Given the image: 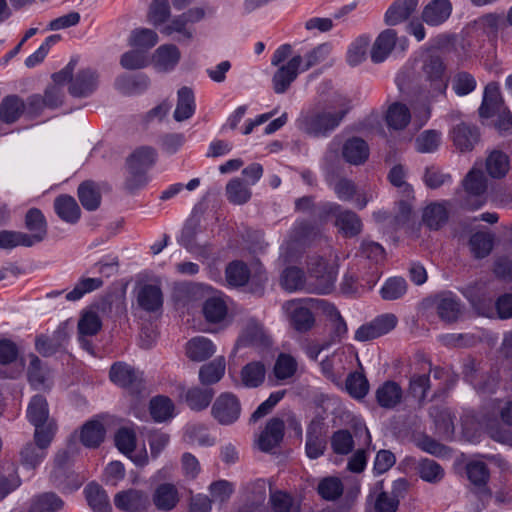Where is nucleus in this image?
<instances>
[{"mask_svg":"<svg viewBox=\"0 0 512 512\" xmlns=\"http://www.w3.org/2000/svg\"><path fill=\"white\" fill-rule=\"evenodd\" d=\"M349 109L348 105L338 111L315 106L301 112L296 120V126L308 136L314 138L327 137L340 125Z\"/></svg>","mask_w":512,"mask_h":512,"instance_id":"obj_1","label":"nucleus"},{"mask_svg":"<svg viewBox=\"0 0 512 512\" xmlns=\"http://www.w3.org/2000/svg\"><path fill=\"white\" fill-rule=\"evenodd\" d=\"M271 64L277 67L272 77V88L276 94H284L298 76L302 56H292V46L283 44L273 53Z\"/></svg>","mask_w":512,"mask_h":512,"instance_id":"obj_2","label":"nucleus"},{"mask_svg":"<svg viewBox=\"0 0 512 512\" xmlns=\"http://www.w3.org/2000/svg\"><path fill=\"white\" fill-rule=\"evenodd\" d=\"M157 153L154 148L141 146L136 148L127 158V177L125 189L134 192L147 183L146 172L156 161Z\"/></svg>","mask_w":512,"mask_h":512,"instance_id":"obj_3","label":"nucleus"},{"mask_svg":"<svg viewBox=\"0 0 512 512\" xmlns=\"http://www.w3.org/2000/svg\"><path fill=\"white\" fill-rule=\"evenodd\" d=\"M210 14H213V9L210 7H193L173 17L160 29V32L165 36L177 34L176 40L180 43L190 42L194 39L196 32L194 24Z\"/></svg>","mask_w":512,"mask_h":512,"instance_id":"obj_4","label":"nucleus"},{"mask_svg":"<svg viewBox=\"0 0 512 512\" xmlns=\"http://www.w3.org/2000/svg\"><path fill=\"white\" fill-rule=\"evenodd\" d=\"M55 431L56 426L52 422L47 424L45 430L34 431V442L26 443L20 450V461L23 466L35 469L42 463Z\"/></svg>","mask_w":512,"mask_h":512,"instance_id":"obj_5","label":"nucleus"},{"mask_svg":"<svg viewBox=\"0 0 512 512\" xmlns=\"http://www.w3.org/2000/svg\"><path fill=\"white\" fill-rule=\"evenodd\" d=\"M461 206L476 210L486 203L487 179L481 169L472 168L462 181Z\"/></svg>","mask_w":512,"mask_h":512,"instance_id":"obj_6","label":"nucleus"},{"mask_svg":"<svg viewBox=\"0 0 512 512\" xmlns=\"http://www.w3.org/2000/svg\"><path fill=\"white\" fill-rule=\"evenodd\" d=\"M308 272L311 279L309 289L318 294H327L332 291L337 277V268L333 262H328L320 256L311 257L308 263Z\"/></svg>","mask_w":512,"mask_h":512,"instance_id":"obj_7","label":"nucleus"},{"mask_svg":"<svg viewBox=\"0 0 512 512\" xmlns=\"http://www.w3.org/2000/svg\"><path fill=\"white\" fill-rule=\"evenodd\" d=\"M420 77L429 83L433 95L445 93L448 79L445 75V65L438 55L425 54L420 60Z\"/></svg>","mask_w":512,"mask_h":512,"instance_id":"obj_8","label":"nucleus"},{"mask_svg":"<svg viewBox=\"0 0 512 512\" xmlns=\"http://www.w3.org/2000/svg\"><path fill=\"white\" fill-rule=\"evenodd\" d=\"M321 210L327 216H335V225L345 236L353 237L361 232V220L353 211L343 209L339 204L334 202L323 203Z\"/></svg>","mask_w":512,"mask_h":512,"instance_id":"obj_9","label":"nucleus"},{"mask_svg":"<svg viewBox=\"0 0 512 512\" xmlns=\"http://www.w3.org/2000/svg\"><path fill=\"white\" fill-rule=\"evenodd\" d=\"M211 415L220 425H231L241 415V403L234 394L221 393L211 407Z\"/></svg>","mask_w":512,"mask_h":512,"instance_id":"obj_10","label":"nucleus"},{"mask_svg":"<svg viewBox=\"0 0 512 512\" xmlns=\"http://www.w3.org/2000/svg\"><path fill=\"white\" fill-rule=\"evenodd\" d=\"M397 323L398 319L392 313L379 315L372 321L361 325L355 332V339L361 342L376 339L392 331Z\"/></svg>","mask_w":512,"mask_h":512,"instance_id":"obj_11","label":"nucleus"},{"mask_svg":"<svg viewBox=\"0 0 512 512\" xmlns=\"http://www.w3.org/2000/svg\"><path fill=\"white\" fill-rule=\"evenodd\" d=\"M397 323L398 319L392 313L379 315L372 321L361 325L355 332V339L361 342L376 339L392 331Z\"/></svg>","mask_w":512,"mask_h":512,"instance_id":"obj_12","label":"nucleus"},{"mask_svg":"<svg viewBox=\"0 0 512 512\" xmlns=\"http://www.w3.org/2000/svg\"><path fill=\"white\" fill-rule=\"evenodd\" d=\"M114 505L125 512H143L150 506V497L147 491L128 488L115 494Z\"/></svg>","mask_w":512,"mask_h":512,"instance_id":"obj_13","label":"nucleus"},{"mask_svg":"<svg viewBox=\"0 0 512 512\" xmlns=\"http://www.w3.org/2000/svg\"><path fill=\"white\" fill-rule=\"evenodd\" d=\"M452 11L450 0H431L424 6L421 19L428 26L437 27L450 18Z\"/></svg>","mask_w":512,"mask_h":512,"instance_id":"obj_14","label":"nucleus"},{"mask_svg":"<svg viewBox=\"0 0 512 512\" xmlns=\"http://www.w3.org/2000/svg\"><path fill=\"white\" fill-rule=\"evenodd\" d=\"M292 326L300 332L310 330L314 325V316L310 309L297 300L287 301L283 305Z\"/></svg>","mask_w":512,"mask_h":512,"instance_id":"obj_15","label":"nucleus"},{"mask_svg":"<svg viewBox=\"0 0 512 512\" xmlns=\"http://www.w3.org/2000/svg\"><path fill=\"white\" fill-rule=\"evenodd\" d=\"M98 86V74L91 68L80 70L71 80L68 88L74 97H88Z\"/></svg>","mask_w":512,"mask_h":512,"instance_id":"obj_16","label":"nucleus"},{"mask_svg":"<svg viewBox=\"0 0 512 512\" xmlns=\"http://www.w3.org/2000/svg\"><path fill=\"white\" fill-rule=\"evenodd\" d=\"M284 421L278 417L271 418L259 435L257 444L261 451L270 452L277 447L284 437Z\"/></svg>","mask_w":512,"mask_h":512,"instance_id":"obj_17","label":"nucleus"},{"mask_svg":"<svg viewBox=\"0 0 512 512\" xmlns=\"http://www.w3.org/2000/svg\"><path fill=\"white\" fill-rule=\"evenodd\" d=\"M451 138L459 151L469 152L479 142L480 133L476 126L462 122L453 127Z\"/></svg>","mask_w":512,"mask_h":512,"instance_id":"obj_18","label":"nucleus"},{"mask_svg":"<svg viewBox=\"0 0 512 512\" xmlns=\"http://www.w3.org/2000/svg\"><path fill=\"white\" fill-rule=\"evenodd\" d=\"M27 418L35 427V431L45 430L47 424L51 422L56 426L54 421L49 419L48 403L41 395H35L30 400L27 408Z\"/></svg>","mask_w":512,"mask_h":512,"instance_id":"obj_19","label":"nucleus"},{"mask_svg":"<svg viewBox=\"0 0 512 512\" xmlns=\"http://www.w3.org/2000/svg\"><path fill=\"white\" fill-rule=\"evenodd\" d=\"M181 58V52L175 44H164L159 46L152 57V62L160 72L172 71Z\"/></svg>","mask_w":512,"mask_h":512,"instance_id":"obj_20","label":"nucleus"},{"mask_svg":"<svg viewBox=\"0 0 512 512\" xmlns=\"http://www.w3.org/2000/svg\"><path fill=\"white\" fill-rule=\"evenodd\" d=\"M25 227L31 232L28 241L31 246L42 242L47 236V221L37 208H31L25 215Z\"/></svg>","mask_w":512,"mask_h":512,"instance_id":"obj_21","label":"nucleus"},{"mask_svg":"<svg viewBox=\"0 0 512 512\" xmlns=\"http://www.w3.org/2000/svg\"><path fill=\"white\" fill-rule=\"evenodd\" d=\"M306 454L310 459L320 457L326 447V439L323 423L312 421L307 428Z\"/></svg>","mask_w":512,"mask_h":512,"instance_id":"obj_22","label":"nucleus"},{"mask_svg":"<svg viewBox=\"0 0 512 512\" xmlns=\"http://www.w3.org/2000/svg\"><path fill=\"white\" fill-rule=\"evenodd\" d=\"M109 375L113 383L125 388L138 386L142 380L141 372L123 362L113 364Z\"/></svg>","mask_w":512,"mask_h":512,"instance_id":"obj_23","label":"nucleus"},{"mask_svg":"<svg viewBox=\"0 0 512 512\" xmlns=\"http://www.w3.org/2000/svg\"><path fill=\"white\" fill-rule=\"evenodd\" d=\"M342 156L351 165H361L369 157V146L359 137L349 138L342 146Z\"/></svg>","mask_w":512,"mask_h":512,"instance_id":"obj_24","label":"nucleus"},{"mask_svg":"<svg viewBox=\"0 0 512 512\" xmlns=\"http://www.w3.org/2000/svg\"><path fill=\"white\" fill-rule=\"evenodd\" d=\"M397 33L393 29L382 31L376 38L371 49V60L374 63L383 62L396 45Z\"/></svg>","mask_w":512,"mask_h":512,"instance_id":"obj_25","label":"nucleus"},{"mask_svg":"<svg viewBox=\"0 0 512 512\" xmlns=\"http://www.w3.org/2000/svg\"><path fill=\"white\" fill-rule=\"evenodd\" d=\"M407 488V482L404 479H398L393 485V495L387 492H380L374 501L375 512H396L399 506V495Z\"/></svg>","mask_w":512,"mask_h":512,"instance_id":"obj_26","label":"nucleus"},{"mask_svg":"<svg viewBox=\"0 0 512 512\" xmlns=\"http://www.w3.org/2000/svg\"><path fill=\"white\" fill-rule=\"evenodd\" d=\"M419 0H396L385 13V23L395 26L407 20L416 10Z\"/></svg>","mask_w":512,"mask_h":512,"instance_id":"obj_27","label":"nucleus"},{"mask_svg":"<svg viewBox=\"0 0 512 512\" xmlns=\"http://www.w3.org/2000/svg\"><path fill=\"white\" fill-rule=\"evenodd\" d=\"M139 307L147 312H155L162 307L163 295L159 286L145 284L137 292Z\"/></svg>","mask_w":512,"mask_h":512,"instance_id":"obj_28","label":"nucleus"},{"mask_svg":"<svg viewBox=\"0 0 512 512\" xmlns=\"http://www.w3.org/2000/svg\"><path fill=\"white\" fill-rule=\"evenodd\" d=\"M266 484L264 481H257L249 486L243 495V504L238 512H255L266 501Z\"/></svg>","mask_w":512,"mask_h":512,"instance_id":"obj_29","label":"nucleus"},{"mask_svg":"<svg viewBox=\"0 0 512 512\" xmlns=\"http://www.w3.org/2000/svg\"><path fill=\"white\" fill-rule=\"evenodd\" d=\"M503 106V99L499 91V84L491 82L484 89L482 104L479 108V115L489 118L496 112H500Z\"/></svg>","mask_w":512,"mask_h":512,"instance_id":"obj_30","label":"nucleus"},{"mask_svg":"<svg viewBox=\"0 0 512 512\" xmlns=\"http://www.w3.org/2000/svg\"><path fill=\"white\" fill-rule=\"evenodd\" d=\"M91 308L98 313L101 320L104 318L117 319L126 312L124 301L120 297L113 295L103 298Z\"/></svg>","mask_w":512,"mask_h":512,"instance_id":"obj_31","label":"nucleus"},{"mask_svg":"<svg viewBox=\"0 0 512 512\" xmlns=\"http://www.w3.org/2000/svg\"><path fill=\"white\" fill-rule=\"evenodd\" d=\"M403 391L399 384L394 381H386L376 391L378 404L386 409H393L400 404Z\"/></svg>","mask_w":512,"mask_h":512,"instance_id":"obj_32","label":"nucleus"},{"mask_svg":"<svg viewBox=\"0 0 512 512\" xmlns=\"http://www.w3.org/2000/svg\"><path fill=\"white\" fill-rule=\"evenodd\" d=\"M54 210L61 220L70 224L76 223L81 214L76 200L69 195L58 196L54 200Z\"/></svg>","mask_w":512,"mask_h":512,"instance_id":"obj_33","label":"nucleus"},{"mask_svg":"<svg viewBox=\"0 0 512 512\" xmlns=\"http://www.w3.org/2000/svg\"><path fill=\"white\" fill-rule=\"evenodd\" d=\"M195 98L189 87H182L177 92V105L173 117L177 122H183L192 117L195 112Z\"/></svg>","mask_w":512,"mask_h":512,"instance_id":"obj_34","label":"nucleus"},{"mask_svg":"<svg viewBox=\"0 0 512 512\" xmlns=\"http://www.w3.org/2000/svg\"><path fill=\"white\" fill-rule=\"evenodd\" d=\"M215 353V346L211 340L206 337H195L186 344V355L189 359L196 362L204 361Z\"/></svg>","mask_w":512,"mask_h":512,"instance_id":"obj_35","label":"nucleus"},{"mask_svg":"<svg viewBox=\"0 0 512 512\" xmlns=\"http://www.w3.org/2000/svg\"><path fill=\"white\" fill-rule=\"evenodd\" d=\"M86 500L93 512H111L112 508L106 491L96 483H90L84 489Z\"/></svg>","mask_w":512,"mask_h":512,"instance_id":"obj_36","label":"nucleus"},{"mask_svg":"<svg viewBox=\"0 0 512 512\" xmlns=\"http://www.w3.org/2000/svg\"><path fill=\"white\" fill-rule=\"evenodd\" d=\"M25 109L23 100L16 95H9L0 104V119L6 124L16 122Z\"/></svg>","mask_w":512,"mask_h":512,"instance_id":"obj_37","label":"nucleus"},{"mask_svg":"<svg viewBox=\"0 0 512 512\" xmlns=\"http://www.w3.org/2000/svg\"><path fill=\"white\" fill-rule=\"evenodd\" d=\"M213 397L212 388L192 387L186 391L185 402L191 410L202 411L210 405Z\"/></svg>","mask_w":512,"mask_h":512,"instance_id":"obj_38","label":"nucleus"},{"mask_svg":"<svg viewBox=\"0 0 512 512\" xmlns=\"http://www.w3.org/2000/svg\"><path fill=\"white\" fill-rule=\"evenodd\" d=\"M175 406L170 398L159 395L150 400V415L155 422H165L174 417Z\"/></svg>","mask_w":512,"mask_h":512,"instance_id":"obj_39","label":"nucleus"},{"mask_svg":"<svg viewBox=\"0 0 512 512\" xmlns=\"http://www.w3.org/2000/svg\"><path fill=\"white\" fill-rule=\"evenodd\" d=\"M412 116L409 108L402 103H393L386 114L387 125L394 130H403L411 122Z\"/></svg>","mask_w":512,"mask_h":512,"instance_id":"obj_40","label":"nucleus"},{"mask_svg":"<svg viewBox=\"0 0 512 512\" xmlns=\"http://www.w3.org/2000/svg\"><path fill=\"white\" fill-rule=\"evenodd\" d=\"M227 305L221 296L215 295L205 300L203 314L210 323H220L227 316Z\"/></svg>","mask_w":512,"mask_h":512,"instance_id":"obj_41","label":"nucleus"},{"mask_svg":"<svg viewBox=\"0 0 512 512\" xmlns=\"http://www.w3.org/2000/svg\"><path fill=\"white\" fill-rule=\"evenodd\" d=\"M442 143V133L435 129H428L420 133L414 142L415 150L422 154L436 152Z\"/></svg>","mask_w":512,"mask_h":512,"instance_id":"obj_42","label":"nucleus"},{"mask_svg":"<svg viewBox=\"0 0 512 512\" xmlns=\"http://www.w3.org/2000/svg\"><path fill=\"white\" fill-rule=\"evenodd\" d=\"M159 41L158 34L149 28H136L131 31L129 45L145 53Z\"/></svg>","mask_w":512,"mask_h":512,"instance_id":"obj_43","label":"nucleus"},{"mask_svg":"<svg viewBox=\"0 0 512 512\" xmlns=\"http://www.w3.org/2000/svg\"><path fill=\"white\" fill-rule=\"evenodd\" d=\"M78 198L82 206L88 211L96 210L101 203L100 191L92 181H85L79 185Z\"/></svg>","mask_w":512,"mask_h":512,"instance_id":"obj_44","label":"nucleus"},{"mask_svg":"<svg viewBox=\"0 0 512 512\" xmlns=\"http://www.w3.org/2000/svg\"><path fill=\"white\" fill-rule=\"evenodd\" d=\"M226 195L229 202L235 205L247 203L251 198L249 185L241 178H233L226 185Z\"/></svg>","mask_w":512,"mask_h":512,"instance_id":"obj_45","label":"nucleus"},{"mask_svg":"<svg viewBox=\"0 0 512 512\" xmlns=\"http://www.w3.org/2000/svg\"><path fill=\"white\" fill-rule=\"evenodd\" d=\"M266 369L261 362H250L241 370V381L245 387H259L265 380Z\"/></svg>","mask_w":512,"mask_h":512,"instance_id":"obj_46","label":"nucleus"},{"mask_svg":"<svg viewBox=\"0 0 512 512\" xmlns=\"http://www.w3.org/2000/svg\"><path fill=\"white\" fill-rule=\"evenodd\" d=\"M155 506L160 510H171L178 502V492L172 484H161L153 496Z\"/></svg>","mask_w":512,"mask_h":512,"instance_id":"obj_47","label":"nucleus"},{"mask_svg":"<svg viewBox=\"0 0 512 512\" xmlns=\"http://www.w3.org/2000/svg\"><path fill=\"white\" fill-rule=\"evenodd\" d=\"M66 339L67 335L63 330L55 331L52 337L41 335L36 339V349L43 356H50L63 347Z\"/></svg>","mask_w":512,"mask_h":512,"instance_id":"obj_48","label":"nucleus"},{"mask_svg":"<svg viewBox=\"0 0 512 512\" xmlns=\"http://www.w3.org/2000/svg\"><path fill=\"white\" fill-rule=\"evenodd\" d=\"M448 220V211L446 204L431 203L423 211V222L430 229H438Z\"/></svg>","mask_w":512,"mask_h":512,"instance_id":"obj_49","label":"nucleus"},{"mask_svg":"<svg viewBox=\"0 0 512 512\" xmlns=\"http://www.w3.org/2000/svg\"><path fill=\"white\" fill-rule=\"evenodd\" d=\"M105 429L99 421H88L81 430V442L84 446L95 448L104 440Z\"/></svg>","mask_w":512,"mask_h":512,"instance_id":"obj_50","label":"nucleus"},{"mask_svg":"<svg viewBox=\"0 0 512 512\" xmlns=\"http://www.w3.org/2000/svg\"><path fill=\"white\" fill-rule=\"evenodd\" d=\"M225 373V360L223 357L214 359L203 365L199 371V379L202 384L210 385L217 383Z\"/></svg>","mask_w":512,"mask_h":512,"instance_id":"obj_51","label":"nucleus"},{"mask_svg":"<svg viewBox=\"0 0 512 512\" xmlns=\"http://www.w3.org/2000/svg\"><path fill=\"white\" fill-rule=\"evenodd\" d=\"M509 159L501 151H492L486 159V170L492 178H502L509 171Z\"/></svg>","mask_w":512,"mask_h":512,"instance_id":"obj_52","label":"nucleus"},{"mask_svg":"<svg viewBox=\"0 0 512 512\" xmlns=\"http://www.w3.org/2000/svg\"><path fill=\"white\" fill-rule=\"evenodd\" d=\"M320 235L317 226L308 222H299L295 224L290 234V241L296 245H306L315 240Z\"/></svg>","mask_w":512,"mask_h":512,"instance_id":"obj_53","label":"nucleus"},{"mask_svg":"<svg viewBox=\"0 0 512 512\" xmlns=\"http://www.w3.org/2000/svg\"><path fill=\"white\" fill-rule=\"evenodd\" d=\"M466 473L469 481L477 488L486 491L490 473L485 463L471 461L466 465Z\"/></svg>","mask_w":512,"mask_h":512,"instance_id":"obj_54","label":"nucleus"},{"mask_svg":"<svg viewBox=\"0 0 512 512\" xmlns=\"http://www.w3.org/2000/svg\"><path fill=\"white\" fill-rule=\"evenodd\" d=\"M102 328V320L92 308L82 313L78 321V331L81 336H94Z\"/></svg>","mask_w":512,"mask_h":512,"instance_id":"obj_55","label":"nucleus"},{"mask_svg":"<svg viewBox=\"0 0 512 512\" xmlns=\"http://www.w3.org/2000/svg\"><path fill=\"white\" fill-rule=\"evenodd\" d=\"M469 245L476 258H484L492 250L493 236L487 232H476L471 236Z\"/></svg>","mask_w":512,"mask_h":512,"instance_id":"obj_56","label":"nucleus"},{"mask_svg":"<svg viewBox=\"0 0 512 512\" xmlns=\"http://www.w3.org/2000/svg\"><path fill=\"white\" fill-rule=\"evenodd\" d=\"M429 414L430 417L433 418L434 423L440 433L445 436H451L453 434V418L448 409L439 406H433L430 408Z\"/></svg>","mask_w":512,"mask_h":512,"instance_id":"obj_57","label":"nucleus"},{"mask_svg":"<svg viewBox=\"0 0 512 512\" xmlns=\"http://www.w3.org/2000/svg\"><path fill=\"white\" fill-rule=\"evenodd\" d=\"M280 283L289 292L301 290L305 287L304 272L297 267H288L282 272Z\"/></svg>","mask_w":512,"mask_h":512,"instance_id":"obj_58","label":"nucleus"},{"mask_svg":"<svg viewBox=\"0 0 512 512\" xmlns=\"http://www.w3.org/2000/svg\"><path fill=\"white\" fill-rule=\"evenodd\" d=\"M420 478L429 483H437L444 477V469L432 459H423L417 465Z\"/></svg>","mask_w":512,"mask_h":512,"instance_id":"obj_59","label":"nucleus"},{"mask_svg":"<svg viewBox=\"0 0 512 512\" xmlns=\"http://www.w3.org/2000/svg\"><path fill=\"white\" fill-rule=\"evenodd\" d=\"M102 285L103 280L101 278H81L65 297L68 301H78L85 294L99 289Z\"/></svg>","mask_w":512,"mask_h":512,"instance_id":"obj_60","label":"nucleus"},{"mask_svg":"<svg viewBox=\"0 0 512 512\" xmlns=\"http://www.w3.org/2000/svg\"><path fill=\"white\" fill-rule=\"evenodd\" d=\"M439 317L446 322H454L460 315V304L451 295L443 296L437 303Z\"/></svg>","mask_w":512,"mask_h":512,"instance_id":"obj_61","label":"nucleus"},{"mask_svg":"<svg viewBox=\"0 0 512 512\" xmlns=\"http://www.w3.org/2000/svg\"><path fill=\"white\" fill-rule=\"evenodd\" d=\"M369 43L370 38L366 35L358 37L351 43L347 52V62L350 66H357L365 59Z\"/></svg>","mask_w":512,"mask_h":512,"instance_id":"obj_62","label":"nucleus"},{"mask_svg":"<svg viewBox=\"0 0 512 512\" xmlns=\"http://www.w3.org/2000/svg\"><path fill=\"white\" fill-rule=\"evenodd\" d=\"M148 21L155 27L164 24L170 17L168 0H153L148 11Z\"/></svg>","mask_w":512,"mask_h":512,"instance_id":"obj_63","label":"nucleus"},{"mask_svg":"<svg viewBox=\"0 0 512 512\" xmlns=\"http://www.w3.org/2000/svg\"><path fill=\"white\" fill-rule=\"evenodd\" d=\"M273 512H300L299 504L288 494L275 492L270 496Z\"/></svg>","mask_w":512,"mask_h":512,"instance_id":"obj_64","label":"nucleus"}]
</instances>
